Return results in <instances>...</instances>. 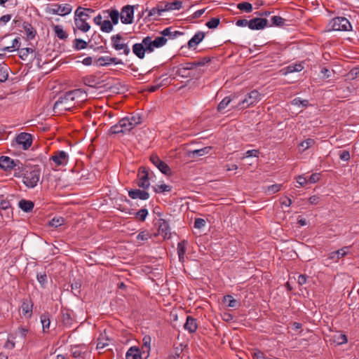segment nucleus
<instances>
[{"label": "nucleus", "mask_w": 359, "mask_h": 359, "mask_svg": "<svg viewBox=\"0 0 359 359\" xmlns=\"http://www.w3.org/2000/svg\"><path fill=\"white\" fill-rule=\"evenodd\" d=\"M84 96L85 93L81 89L68 91L55 102L53 109L59 111H69L75 107L76 102H81Z\"/></svg>", "instance_id": "f257e3e1"}, {"label": "nucleus", "mask_w": 359, "mask_h": 359, "mask_svg": "<svg viewBox=\"0 0 359 359\" xmlns=\"http://www.w3.org/2000/svg\"><path fill=\"white\" fill-rule=\"evenodd\" d=\"M25 171L23 172L22 182L25 184V186L29 189H32L35 187L41 177V168L38 165H32V166H26L23 167L22 170L20 171Z\"/></svg>", "instance_id": "f03ea898"}, {"label": "nucleus", "mask_w": 359, "mask_h": 359, "mask_svg": "<svg viewBox=\"0 0 359 359\" xmlns=\"http://www.w3.org/2000/svg\"><path fill=\"white\" fill-rule=\"evenodd\" d=\"M201 64V62H198L180 65L172 69V74L182 78L191 77L198 79L200 77L201 73L199 72H198L197 67Z\"/></svg>", "instance_id": "7ed1b4c3"}, {"label": "nucleus", "mask_w": 359, "mask_h": 359, "mask_svg": "<svg viewBox=\"0 0 359 359\" xmlns=\"http://www.w3.org/2000/svg\"><path fill=\"white\" fill-rule=\"evenodd\" d=\"M262 99V95L257 90L248 93L245 98L241 101L235 107L247 108L255 105Z\"/></svg>", "instance_id": "20e7f679"}, {"label": "nucleus", "mask_w": 359, "mask_h": 359, "mask_svg": "<svg viewBox=\"0 0 359 359\" xmlns=\"http://www.w3.org/2000/svg\"><path fill=\"white\" fill-rule=\"evenodd\" d=\"M330 29L334 31H348L351 29V25L348 19L344 17L333 18L329 23Z\"/></svg>", "instance_id": "39448f33"}, {"label": "nucleus", "mask_w": 359, "mask_h": 359, "mask_svg": "<svg viewBox=\"0 0 359 359\" xmlns=\"http://www.w3.org/2000/svg\"><path fill=\"white\" fill-rule=\"evenodd\" d=\"M123 40V38L120 34L113 35L111 37V47L116 51L122 50L123 54L128 55L130 53V49Z\"/></svg>", "instance_id": "423d86ee"}, {"label": "nucleus", "mask_w": 359, "mask_h": 359, "mask_svg": "<svg viewBox=\"0 0 359 359\" xmlns=\"http://www.w3.org/2000/svg\"><path fill=\"white\" fill-rule=\"evenodd\" d=\"M168 39L164 36H157L155 39L152 40V37L147 36L143 39V43L147 46L149 53L154 51V48H158L163 46Z\"/></svg>", "instance_id": "0eeeda50"}, {"label": "nucleus", "mask_w": 359, "mask_h": 359, "mask_svg": "<svg viewBox=\"0 0 359 359\" xmlns=\"http://www.w3.org/2000/svg\"><path fill=\"white\" fill-rule=\"evenodd\" d=\"M0 167L6 170L14 169L20 171L22 170L23 165L18 160L14 161L8 156H3L0 157Z\"/></svg>", "instance_id": "6e6552de"}, {"label": "nucleus", "mask_w": 359, "mask_h": 359, "mask_svg": "<svg viewBox=\"0 0 359 359\" xmlns=\"http://www.w3.org/2000/svg\"><path fill=\"white\" fill-rule=\"evenodd\" d=\"M72 6L70 4H52L47 8V13L53 15H66L71 13Z\"/></svg>", "instance_id": "1a4fd4ad"}, {"label": "nucleus", "mask_w": 359, "mask_h": 359, "mask_svg": "<svg viewBox=\"0 0 359 359\" xmlns=\"http://www.w3.org/2000/svg\"><path fill=\"white\" fill-rule=\"evenodd\" d=\"M32 143V136L29 133H20L15 138V144L24 150L28 149Z\"/></svg>", "instance_id": "9d476101"}, {"label": "nucleus", "mask_w": 359, "mask_h": 359, "mask_svg": "<svg viewBox=\"0 0 359 359\" xmlns=\"http://www.w3.org/2000/svg\"><path fill=\"white\" fill-rule=\"evenodd\" d=\"M135 6L127 5L122 8L120 16L123 24H132L133 22Z\"/></svg>", "instance_id": "9b49d317"}, {"label": "nucleus", "mask_w": 359, "mask_h": 359, "mask_svg": "<svg viewBox=\"0 0 359 359\" xmlns=\"http://www.w3.org/2000/svg\"><path fill=\"white\" fill-rule=\"evenodd\" d=\"M145 11L148 12L147 18L149 20H156L159 16L162 15L163 12L166 11V10L165 6H164V2H160L150 10L147 8Z\"/></svg>", "instance_id": "f8f14e48"}, {"label": "nucleus", "mask_w": 359, "mask_h": 359, "mask_svg": "<svg viewBox=\"0 0 359 359\" xmlns=\"http://www.w3.org/2000/svg\"><path fill=\"white\" fill-rule=\"evenodd\" d=\"M150 161L162 173L168 175L171 174L170 167L161 161L156 154H152L150 156Z\"/></svg>", "instance_id": "ddd939ff"}, {"label": "nucleus", "mask_w": 359, "mask_h": 359, "mask_svg": "<svg viewBox=\"0 0 359 359\" xmlns=\"http://www.w3.org/2000/svg\"><path fill=\"white\" fill-rule=\"evenodd\" d=\"M137 184L140 187L147 189L149 187V172L146 168H140L138 173Z\"/></svg>", "instance_id": "4468645a"}, {"label": "nucleus", "mask_w": 359, "mask_h": 359, "mask_svg": "<svg viewBox=\"0 0 359 359\" xmlns=\"http://www.w3.org/2000/svg\"><path fill=\"white\" fill-rule=\"evenodd\" d=\"M269 26V21L266 18H255L249 20V28L252 30L263 29Z\"/></svg>", "instance_id": "2eb2a0df"}, {"label": "nucleus", "mask_w": 359, "mask_h": 359, "mask_svg": "<svg viewBox=\"0 0 359 359\" xmlns=\"http://www.w3.org/2000/svg\"><path fill=\"white\" fill-rule=\"evenodd\" d=\"M50 159L57 166L65 165L69 161L68 154L64 151H57L51 156Z\"/></svg>", "instance_id": "dca6fc26"}, {"label": "nucleus", "mask_w": 359, "mask_h": 359, "mask_svg": "<svg viewBox=\"0 0 359 359\" xmlns=\"http://www.w3.org/2000/svg\"><path fill=\"white\" fill-rule=\"evenodd\" d=\"M96 65L100 67L109 66L111 64L114 65H123V62L121 60L118 59L117 57H111L109 56H102L100 57L95 61Z\"/></svg>", "instance_id": "f3484780"}, {"label": "nucleus", "mask_w": 359, "mask_h": 359, "mask_svg": "<svg viewBox=\"0 0 359 359\" xmlns=\"http://www.w3.org/2000/svg\"><path fill=\"white\" fill-rule=\"evenodd\" d=\"M156 225H158V234L161 235L165 239L170 237V229L165 219H159Z\"/></svg>", "instance_id": "a211bd4d"}, {"label": "nucleus", "mask_w": 359, "mask_h": 359, "mask_svg": "<svg viewBox=\"0 0 359 359\" xmlns=\"http://www.w3.org/2000/svg\"><path fill=\"white\" fill-rule=\"evenodd\" d=\"M128 122L127 120H124L123 118H121L118 123L112 126L110 129L109 132L111 134H118L120 133H125L126 132H129L128 128L127 126H128V124L126 123Z\"/></svg>", "instance_id": "6ab92c4d"}, {"label": "nucleus", "mask_w": 359, "mask_h": 359, "mask_svg": "<svg viewBox=\"0 0 359 359\" xmlns=\"http://www.w3.org/2000/svg\"><path fill=\"white\" fill-rule=\"evenodd\" d=\"M133 53L140 59H143L145 56V53H149L147 46L143 43V40L141 43H136L133 46Z\"/></svg>", "instance_id": "aec40b11"}, {"label": "nucleus", "mask_w": 359, "mask_h": 359, "mask_svg": "<svg viewBox=\"0 0 359 359\" xmlns=\"http://www.w3.org/2000/svg\"><path fill=\"white\" fill-rule=\"evenodd\" d=\"M304 68V62H299V63H296V64L290 65L283 68L282 69H280V72L283 75H287L289 73L299 72Z\"/></svg>", "instance_id": "412c9836"}, {"label": "nucleus", "mask_w": 359, "mask_h": 359, "mask_svg": "<svg viewBox=\"0 0 359 359\" xmlns=\"http://www.w3.org/2000/svg\"><path fill=\"white\" fill-rule=\"evenodd\" d=\"M128 195L132 199L147 200L149 198L148 192L140 189H131L128 191Z\"/></svg>", "instance_id": "4be33fe9"}, {"label": "nucleus", "mask_w": 359, "mask_h": 359, "mask_svg": "<svg viewBox=\"0 0 359 359\" xmlns=\"http://www.w3.org/2000/svg\"><path fill=\"white\" fill-rule=\"evenodd\" d=\"M194 230L193 233L196 236V244L200 247L202 244V238L201 235V228L202 227V218H197L194 222Z\"/></svg>", "instance_id": "5701e85b"}, {"label": "nucleus", "mask_w": 359, "mask_h": 359, "mask_svg": "<svg viewBox=\"0 0 359 359\" xmlns=\"http://www.w3.org/2000/svg\"><path fill=\"white\" fill-rule=\"evenodd\" d=\"M33 303L31 300L25 299L21 305L22 314L26 318H30L32 315Z\"/></svg>", "instance_id": "b1692460"}, {"label": "nucleus", "mask_w": 359, "mask_h": 359, "mask_svg": "<svg viewBox=\"0 0 359 359\" xmlns=\"http://www.w3.org/2000/svg\"><path fill=\"white\" fill-rule=\"evenodd\" d=\"M86 21L87 20L84 19L74 15L75 25L78 29L83 32H87L90 28V25Z\"/></svg>", "instance_id": "393cba45"}, {"label": "nucleus", "mask_w": 359, "mask_h": 359, "mask_svg": "<svg viewBox=\"0 0 359 359\" xmlns=\"http://www.w3.org/2000/svg\"><path fill=\"white\" fill-rule=\"evenodd\" d=\"M94 13V10L92 8H83L82 7H79L75 13L74 15L76 17H79L82 19H84L87 20L90 17V13Z\"/></svg>", "instance_id": "a878e982"}, {"label": "nucleus", "mask_w": 359, "mask_h": 359, "mask_svg": "<svg viewBox=\"0 0 359 359\" xmlns=\"http://www.w3.org/2000/svg\"><path fill=\"white\" fill-rule=\"evenodd\" d=\"M126 359H142L140 348L137 346H131L126 354Z\"/></svg>", "instance_id": "bb28decb"}, {"label": "nucleus", "mask_w": 359, "mask_h": 359, "mask_svg": "<svg viewBox=\"0 0 359 359\" xmlns=\"http://www.w3.org/2000/svg\"><path fill=\"white\" fill-rule=\"evenodd\" d=\"M223 303L231 308H238L241 306L240 302L235 299L231 295L227 294L223 297Z\"/></svg>", "instance_id": "cd10ccee"}, {"label": "nucleus", "mask_w": 359, "mask_h": 359, "mask_svg": "<svg viewBox=\"0 0 359 359\" xmlns=\"http://www.w3.org/2000/svg\"><path fill=\"white\" fill-rule=\"evenodd\" d=\"M162 36H168L170 39H175L180 35L182 34V32L177 30H173L172 27H167L161 32Z\"/></svg>", "instance_id": "c85d7f7f"}, {"label": "nucleus", "mask_w": 359, "mask_h": 359, "mask_svg": "<svg viewBox=\"0 0 359 359\" xmlns=\"http://www.w3.org/2000/svg\"><path fill=\"white\" fill-rule=\"evenodd\" d=\"M202 41V32H198L189 41L188 47L189 49H196L198 44Z\"/></svg>", "instance_id": "c756f323"}, {"label": "nucleus", "mask_w": 359, "mask_h": 359, "mask_svg": "<svg viewBox=\"0 0 359 359\" xmlns=\"http://www.w3.org/2000/svg\"><path fill=\"white\" fill-rule=\"evenodd\" d=\"M19 208L25 212H31L34 206V204L32 201L22 199L18 203Z\"/></svg>", "instance_id": "7c9ffc66"}, {"label": "nucleus", "mask_w": 359, "mask_h": 359, "mask_svg": "<svg viewBox=\"0 0 359 359\" xmlns=\"http://www.w3.org/2000/svg\"><path fill=\"white\" fill-rule=\"evenodd\" d=\"M124 120H127L126 123L128 124V128L130 131L134 127L141 123V118L139 116H132L130 117H124Z\"/></svg>", "instance_id": "2f4dec72"}, {"label": "nucleus", "mask_w": 359, "mask_h": 359, "mask_svg": "<svg viewBox=\"0 0 359 359\" xmlns=\"http://www.w3.org/2000/svg\"><path fill=\"white\" fill-rule=\"evenodd\" d=\"M237 97L236 94L231 95L230 96L225 97L218 104L217 111H222L224 110L231 101H233L235 98Z\"/></svg>", "instance_id": "473e14b6"}, {"label": "nucleus", "mask_w": 359, "mask_h": 359, "mask_svg": "<svg viewBox=\"0 0 359 359\" xmlns=\"http://www.w3.org/2000/svg\"><path fill=\"white\" fill-rule=\"evenodd\" d=\"M184 328L189 332H194L197 329V323L196 319L191 316H188L184 324Z\"/></svg>", "instance_id": "72a5a7b5"}, {"label": "nucleus", "mask_w": 359, "mask_h": 359, "mask_svg": "<svg viewBox=\"0 0 359 359\" xmlns=\"http://www.w3.org/2000/svg\"><path fill=\"white\" fill-rule=\"evenodd\" d=\"M61 320L63 325L66 327H71L74 322V319L69 311L62 312Z\"/></svg>", "instance_id": "f704fd0d"}, {"label": "nucleus", "mask_w": 359, "mask_h": 359, "mask_svg": "<svg viewBox=\"0 0 359 359\" xmlns=\"http://www.w3.org/2000/svg\"><path fill=\"white\" fill-rule=\"evenodd\" d=\"M166 11L180 10L182 8V2L180 1H174L172 2H164Z\"/></svg>", "instance_id": "c9c22d12"}, {"label": "nucleus", "mask_w": 359, "mask_h": 359, "mask_svg": "<svg viewBox=\"0 0 359 359\" xmlns=\"http://www.w3.org/2000/svg\"><path fill=\"white\" fill-rule=\"evenodd\" d=\"M186 245L187 242L185 241H182L181 242L178 243L177 245V254L179 257V260L180 262L184 261V255L186 252Z\"/></svg>", "instance_id": "e433bc0d"}, {"label": "nucleus", "mask_w": 359, "mask_h": 359, "mask_svg": "<svg viewBox=\"0 0 359 359\" xmlns=\"http://www.w3.org/2000/svg\"><path fill=\"white\" fill-rule=\"evenodd\" d=\"M72 46L74 50H80L87 48L88 43L86 41L81 39H75L73 41Z\"/></svg>", "instance_id": "4c0bfd02"}, {"label": "nucleus", "mask_w": 359, "mask_h": 359, "mask_svg": "<svg viewBox=\"0 0 359 359\" xmlns=\"http://www.w3.org/2000/svg\"><path fill=\"white\" fill-rule=\"evenodd\" d=\"M271 25L270 26H276L283 27L286 25L285 22L286 20L281 18L280 16H273L271 18Z\"/></svg>", "instance_id": "58836bf2"}, {"label": "nucleus", "mask_w": 359, "mask_h": 359, "mask_svg": "<svg viewBox=\"0 0 359 359\" xmlns=\"http://www.w3.org/2000/svg\"><path fill=\"white\" fill-rule=\"evenodd\" d=\"M53 30L56 34V36L60 39L62 40H65L68 37V34L66 33V32L63 29L62 26L60 25H55L53 27Z\"/></svg>", "instance_id": "ea45409f"}, {"label": "nucleus", "mask_w": 359, "mask_h": 359, "mask_svg": "<svg viewBox=\"0 0 359 359\" xmlns=\"http://www.w3.org/2000/svg\"><path fill=\"white\" fill-rule=\"evenodd\" d=\"M109 16L111 20L113 25H116L118 22L119 18L121 19L120 13L116 9L108 10Z\"/></svg>", "instance_id": "a19ab883"}, {"label": "nucleus", "mask_w": 359, "mask_h": 359, "mask_svg": "<svg viewBox=\"0 0 359 359\" xmlns=\"http://www.w3.org/2000/svg\"><path fill=\"white\" fill-rule=\"evenodd\" d=\"M41 323L42 324L43 332H47V330L50 327V320L48 314H42L40 316Z\"/></svg>", "instance_id": "79ce46f5"}, {"label": "nucleus", "mask_w": 359, "mask_h": 359, "mask_svg": "<svg viewBox=\"0 0 359 359\" xmlns=\"http://www.w3.org/2000/svg\"><path fill=\"white\" fill-rule=\"evenodd\" d=\"M237 8L241 11L246 13H251L252 11V5L247 1H242L237 4Z\"/></svg>", "instance_id": "37998d69"}, {"label": "nucleus", "mask_w": 359, "mask_h": 359, "mask_svg": "<svg viewBox=\"0 0 359 359\" xmlns=\"http://www.w3.org/2000/svg\"><path fill=\"white\" fill-rule=\"evenodd\" d=\"M23 29L26 32L27 37L29 39H33L34 38L36 32L33 30V27L29 23L25 22L23 24Z\"/></svg>", "instance_id": "c03bdc74"}, {"label": "nucleus", "mask_w": 359, "mask_h": 359, "mask_svg": "<svg viewBox=\"0 0 359 359\" xmlns=\"http://www.w3.org/2000/svg\"><path fill=\"white\" fill-rule=\"evenodd\" d=\"M113 24L111 21L108 20H103L102 25L100 26V29L103 32L109 33L113 30Z\"/></svg>", "instance_id": "a18cd8bd"}, {"label": "nucleus", "mask_w": 359, "mask_h": 359, "mask_svg": "<svg viewBox=\"0 0 359 359\" xmlns=\"http://www.w3.org/2000/svg\"><path fill=\"white\" fill-rule=\"evenodd\" d=\"M8 78V67L6 65H0V83L5 82Z\"/></svg>", "instance_id": "49530a36"}, {"label": "nucleus", "mask_w": 359, "mask_h": 359, "mask_svg": "<svg viewBox=\"0 0 359 359\" xmlns=\"http://www.w3.org/2000/svg\"><path fill=\"white\" fill-rule=\"evenodd\" d=\"M65 222V219L62 217H53L50 222L49 225L53 227H58L62 226Z\"/></svg>", "instance_id": "de8ad7c7"}, {"label": "nucleus", "mask_w": 359, "mask_h": 359, "mask_svg": "<svg viewBox=\"0 0 359 359\" xmlns=\"http://www.w3.org/2000/svg\"><path fill=\"white\" fill-rule=\"evenodd\" d=\"M202 155V149H189L187 151V156L189 158H194Z\"/></svg>", "instance_id": "09e8293b"}, {"label": "nucleus", "mask_w": 359, "mask_h": 359, "mask_svg": "<svg viewBox=\"0 0 359 359\" xmlns=\"http://www.w3.org/2000/svg\"><path fill=\"white\" fill-rule=\"evenodd\" d=\"M220 23V19L219 18H212L210 20L205 22V25L209 29H215L218 27Z\"/></svg>", "instance_id": "8fccbe9b"}, {"label": "nucleus", "mask_w": 359, "mask_h": 359, "mask_svg": "<svg viewBox=\"0 0 359 359\" xmlns=\"http://www.w3.org/2000/svg\"><path fill=\"white\" fill-rule=\"evenodd\" d=\"M348 79L353 80L359 76V67L352 68L346 75Z\"/></svg>", "instance_id": "3c124183"}, {"label": "nucleus", "mask_w": 359, "mask_h": 359, "mask_svg": "<svg viewBox=\"0 0 359 359\" xmlns=\"http://www.w3.org/2000/svg\"><path fill=\"white\" fill-rule=\"evenodd\" d=\"M154 191L156 193L168 192L171 190L170 186L163 184L156 185L154 187Z\"/></svg>", "instance_id": "603ef678"}, {"label": "nucleus", "mask_w": 359, "mask_h": 359, "mask_svg": "<svg viewBox=\"0 0 359 359\" xmlns=\"http://www.w3.org/2000/svg\"><path fill=\"white\" fill-rule=\"evenodd\" d=\"M315 144V140L311 138H308L306 140L302 141L299 146L303 148L304 150L309 149Z\"/></svg>", "instance_id": "864d4df0"}, {"label": "nucleus", "mask_w": 359, "mask_h": 359, "mask_svg": "<svg viewBox=\"0 0 359 359\" xmlns=\"http://www.w3.org/2000/svg\"><path fill=\"white\" fill-rule=\"evenodd\" d=\"M28 330L25 327H19L17 331L15 332V337H20L21 339H25Z\"/></svg>", "instance_id": "5fc2aeb1"}, {"label": "nucleus", "mask_w": 359, "mask_h": 359, "mask_svg": "<svg viewBox=\"0 0 359 359\" xmlns=\"http://www.w3.org/2000/svg\"><path fill=\"white\" fill-rule=\"evenodd\" d=\"M292 104H294V105H298V106H303L304 107H306L309 106V100H302L301 98L299 97H295L292 101Z\"/></svg>", "instance_id": "6e6d98bb"}, {"label": "nucleus", "mask_w": 359, "mask_h": 359, "mask_svg": "<svg viewBox=\"0 0 359 359\" xmlns=\"http://www.w3.org/2000/svg\"><path fill=\"white\" fill-rule=\"evenodd\" d=\"M339 158L344 161H348L351 158L350 152L348 150H341L339 152Z\"/></svg>", "instance_id": "4d7b16f0"}, {"label": "nucleus", "mask_w": 359, "mask_h": 359, "mask_svg": "<svg viewBox=\"0 0 359 359\" xmlns=\"http://www.w3.org/2000/svg\"><path fill=\"white\" fill-rule=\"evenodd\" d=\"M148 215V210L146 208L140 209L137 213L136 217L142 222L144 221Z\"/></svg>", "instance_id": "13d9d810"}, {"label": "nucleus", "mask_w": 359, "mask_h": 359, "mask_svg": "<svg viewBox=\"0 0 359 359\" xmlns=\"http://www.w3.org/2000/svg\"><path fill=\"white\" fill-rule=\"evenodd\" d=\"M37 280L43 287H45L47 283V276L45 273H38L36 276Z\"/></svg>", "instance_id": "bf43d9fd"}, {"label": "nucleus", "mask_w": 359, "mask_h": 359, "mask_svg": "<svg viewBox=\"0 0 359 359\" xmlns=\"http://www.w3.org/2000/svg\"><path fill=\"white\" fill-rule=\"evenodd\" d=\"M348 247H344V248L339 249L337 251L332 252V255H337V259H339L340 258L344 257L346 255L347 251L346 250H348Z\"/></svg>", "instance_id": "052dcab7"}, {"label": "nucleus", "mask_w": 359, "mask_h": 359, "mask_svg": "<svg viewBox=\"0 0 359 359\" xmlns=\"http://www.w3.org/2000/svg\"><path fill=\"white\" fill-rule=\"evenodd\" d=\"M34 50L32 48H25L20 50V57L25 60L29 53H32Z\"/></svg>", "instance_id": "680f3d73"}, {"label": "nucleus", "mask_w": 359, "mask_h": 359, "mask_svg": "<svg viewBox=\"0 0 359 359\" xmlns=\"http://www.w3.org/2000/svg\"><path fill=\"white\" fill-rule=\"evenodd\" d=\"M282 185L278 184H275L271 186H269L267 188V191L271 194H273L280 190Z\"/></svg>", "instance_id": "e2e57ef3"}, {"label": "nucleus", "mask_w": 359, "mask_h": 359, "mask_svg": "<svg viewBox=\"0 0 359 359\" xmlns=\"http://www.w3.org/2000/svg\"><path fill=\"white\" fill-rule=\"evenodd\" d=\"M151 238V235L149 232L146 231H141L138 233L137 236V239L138 241H147L149 238Z\"/></svg>", "instance_id": "0e129e2a"}, {"label": "nucleus", "mask_w": 359, "mask_h": 359, "mask_svg": "<svg viewBox=\"0 0 359 359\" xmlns=\"http://www.w3.org/2000/svg\"><path fill=\"white\" fill-rule=\"evenodd\" d=\"M259 154V151L257 149L248 150L244 154L243 158H245V157L248 158V157H250V156L257 157Z\"/></svg>", "instance_id": "69168bd1"}, {"label": "nucleus", "mask_w": 359, "mask_h": 359, "mask_svg": "<svg viewBox=\"0 0 359 359\" xmlns=\"http://www.w3.org/2000/svg\"><path fill=\"white\" fill-rule=\"evenodd\" d=\"M320 178V173H313L308 179V182L311 184L316 183L319 181Z\"/></svg>", "instance_id": "338daca9"}, {"label": "nucleus", "mask_w": 359, "mask_h": 359, "mask_svg": "<svg viewBox=\"0 0 359 359\" xmlns=\"http://www.w3.org/2000/svg\"><path fill=\"white\" fill-rule=\"evenodd\" d=\"M83 82L87 86H93L95 83V78L93 76H86L83 78Z\"/></svg>", "instance_id": "774afa93"}]
</instances>
